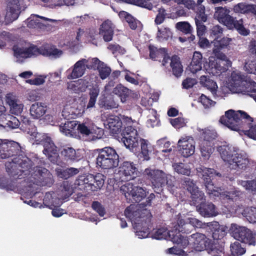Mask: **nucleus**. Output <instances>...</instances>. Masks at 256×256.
Returning <instances> with one entry per match:
<instances>
[{
	"label": "nucleus",
	"instance_id": "12",
	"mask_svg": "<svg viewBox=\"0 0 256 256\" xmlns=\"http://www.w3.org/2000/svg\"><path fill=\"white\" fill-rule=\"evenodd\" d=\"M105 178V176L100 173H97L96 175L88 174L81 176L77 180L78 185L80 186V189H83L87 192L89 190L97 191L103 186Z\"/></svg>",
	"mask_w": 256,
	"mask_h": 256
},
{
	"label": "nucleus",
	"instance_id": "29",
	"mask_svg": "<svg viewBox=\"0 0 256 256\" xmlns=\"http://www.w3.org/2000/svg\"><path fill=\"white\" fill-rule=\"evenodd\" d=\"M168 236L174 243L179 244L182 248H185L188 246H190V236L188 238L180 234L174 233V230L170 231Z\"/></svg>",
	"mask_w": 256,
	"mask_h": 256
},
{
	"label": "nucleus",
	"instance_id": "47",
	"mask_svg": "<svg viewBox=\"0 0 256 256\" xmlns=\"http://www.w3.org/2000/svg\"><path fill=\"white\" fill-rule=\"evenodd\" d=\"M98 70L100 76L102 80H104L108 77L111 72L110 68L106 66L103 62L100 63V65H99Z\"/></svg>",
	"mask_w": 256,
	"mask_h": 256
},
{
	"label": "nucleus",
	"instance_id": "63",
	"mask_svg": "<svg viewBox=\"0 0 256 256\" xmlns=\"http://www.w3.org/2000/svg\"><path fill=\"white\" fill-rule=\"evenodd\" d=\"M77 130L82 135L88 136L92 133L90 128L84 123L80 124L77 126Z\"/></svg>",
	"mask_w": 256,
	"mask_h": 256
},
{
	"label": "nucleus",
	"instance_id": "52",
	"mask_svg": "<svg viewBox=\"0 0 256 256\" xmlns=\"http://www.w3.org/2000/svg\"><path fill=\"white\" fill-rule=\"evenodd\" d=\"M168 234V233L166 228H161L154 230L152 232V237L156 240H162Z\"/></svg>",
	"mask_w": 256,
	"mask_h": 256
},
{
	"label": "nucleus",
	"instance_id": "36",
	"mask_svg": "<svg viewBox=\"0 0 256 256\" xmlns=\"http://www.w3.org/2000/svg\"><path fill=\"white\" fill-rule=\"evenodd\" d=\"M114 94L118 96L122 102H124L128 97L130 92L129 89L122 84H118L113 90Z\"/></svg>",
	"mask_w": 256,
	"mask_h": 256
},
{
	"label": "nucleus",
	"instance_id": "13",
	"mask_svg": "<svg viewBox=\"0 0 256 256\" xmlns=\"http://www.w3.org/2000/svg\"><path fill=\"white\" fill-rule=\"evenodd\" d=\"M228 86L232 92L243 94L251 92L250 90H256V82H252L248 83L242 75L235 72L232 73Z\"/></svg>",
	"mask_w": 256,
	"mask_h": 256
},
{
	"label": "nucleus",
	"instance_id": "43",
	"mask_svg": "<svg viewBox=\"0 0 256 256\" xmlns=\"http://www.w3.org/2000/svg\"><path fill=\"white\" fill-rule=\"evenodd\" d=\"M239 184L246 190L250 191L253 194L256 193V179L252 180H240Z\"/></svg>",
	"mask_w": 256,
	"mask_h": 256
},
{
	"label": "nucleus",
	"instance_id": "15",
	"mask_svg": "<svg viewBox=\"0 0 256 256\" xmlns=\"http://www.w3.org/2000/svg\"><path fill=\"white\" fill-rule=\"evenodd\" d=\"M230 230L232 236L236 240L250 246L256 244V234L250 229L245 226H238L236 224H232Z\"/></svg>",
	"mask_w": 256,
	"mask_h": 256
},
{
	"label": "nucleus",
	"instance_id": "31",
	"mask_svg": "<svg viewBox=\"0 0 256 256\" xmlns=\"http://www.w3.org/2000/svg\"><path fill=\"white\" fill-rule=\"evenodd\" d=\"M174 233H186L188 234L193 230L192 226L191 225L188 219L186 221L183 219L178 218L176 224L174 226Z\"/></svg>",
	"mask_w": 256,
	"mask_h": 256
},
{
	"label": "nucleus",
	"instance_id": "44",
	"mask_svg": "<svg viewBox=\"0 0 256 256\" xmlns=\"http://www.w3.org/2000/svg\"><path fill=\"white\" fill-rule=\"evenodd\" d=\"M176 27L177 30L185 34H190L192 28L188 22H180L176 23Z\"/></svg>",
	"mask_w": 256,
	"mask_h": 256
},
{
	"label": "nucleus",
	"instance_id": "51",
	"mask_svg": "<svg viewBox=\"0 0 256 256\" xmlns=\"http://www.w3.org/2000/svg\"><path fill=\"white\" fill-rule=\"evenodd\" d=\"M172 166L174 170L178 174L188 175L190 172L188 168H185L184 164L183 163H175L173 164Z\"/></svg>",
	"mask_w": 256,
	"mask_h": 256
},
{
	"label": "nucleus",
	"instance_id": "55",
	"mask_svg": "<svg viewBox=\"0 0 256 256\" xmlns=\"http://www.w3.org/2000/svg\"><path fill=\"white\" fill-rule=\"evenodd\" d=\"M170 122L172 125L176 128H182L186 125L184 118L182 117L171 119Z\"/></svg>",
	"mask_w": 256,
	"mask_h": 256
},
{
	"label": "nucleus",
	"instance_id": "37",
	"mask_svg": "<svg viewBox=\"0 0 256 256\" xmlns=\"http://www.w3.org/2000/svg\"><path fill=\"white\" fill-rule=\"evenodd\" d=\"M46 19L44 17L39 16L36 15H31L30 17L27 19V26L31 28H42L45 25L40 22L39 18Z\"/></svg>",
	"mask_w": 256,
	"mask_h": 256
},
{
	"label": "nucleus",
	"instance_id": "28",
	"mask_svg": "<svg viewBox=\"0 0 256 256\" xmlns=\"http://www.w3.org/2000/svg\"><path fill=\"white\" fill-rule=\"evenodd\" d=\"M100 34L106 42L112 40L114 30L110 21L106 20L102 23L100 28Z\"/></svg>",
	"mask_w": 256,
	"mask_h": 256
},
{
	"label": "nucleus",
	"instance_id": "40",
	"mask_svg": "<svg viewBox=\"0 0 256 256\" xmlns=\"http://www.w3.org/2000/svg\"><path fill=\"white\" fill-rule=\"evenodd\" d=\"M8 103L10 106V111L12 114L18 115L22 112L24 105L22 104H18L16 100L8 99Z\"/></svg>",
	"mask_w": 256,
	"mask_h": 256
},
{
	"label": "nucleus",
	"instance_id": "42",
	"mask_svg": "<svg viewBox=\"0 0 256 256\" xmlns=\"http://www.w3.org/2000/svg\"><path fill=\"white\" fill-rule=\"evenodd\" d=\"M230 251L234 256H241L246 252V249L242 247L241 244L236 242L230 245Z\"/></svg>",
	"mask_w": 256,
	"mask_h": 256
},
{
	"label": "nucleus",
	"instance_id": "60",
	"mask_svg": "<svg viewBox=\"0 0 256 256\" xmlns=\"http://www.w3.org/2000/svg\"><path fill=\"white\" fill-rule=\"evenodd\" d=\"M247 219L252 222L256 223V208H251L246 210Z\"/></svg>",
	"mask_w": 256,
	"mask_h": 256
},
{
	"label": "nucleus",
	"instance_id": "57",
	"mask_svg": "<svg viewBox=\"0 0 256 256\" xmlns=\"http://www.w3.org/2000/svg\"><path fill=\"white\" fill-rule=\"evenodd\" d=\"M199 100L200 102L206 108H208L212 106H214L216 104L215 102L203 94L201 95Z\"/></svg>",
	"mask_w": 256,
	"mask_h": 256
},
{
	"label": "nucleus",
	"instance_id": "27",
	"mask_svg": "<svg viewBox=\"0 0 256 256\" xmlns=\"http://www.w3.org/2000/svg\"><path fill=\"white\" fill-rule=\"evenodd\" d=\"M60 154L66 160L78 162L83 158L82 151L79 149L76 150L72 148L68 147L64 148Z\"/></svg>",
	"mask_w": 256,
	"mask_h": 256
},
{
	"label": "nucleus",
	"instance_id": "32",
	"mask_svg": "<svg viewBox=\"0 0 256 256\" xmlns=\"http://www.w3.org/2000/svg\"><path fill=\"white\" fill-rule=\"evenodd\" d=\"M202 54L198 52H195L194 53L193 57L189 66L190 70L193 74L202 69Z\"/></svg>",
	"mask_w": 256,
	"mask_h": 256
},
{
	"label": "nucleus",
	"instance_id": "7",
	"mask_svg": "<svg viewBox=\"0 0 256 256\" xmlns=\"http://www.w3.org/2000/svg\"><path fill=\"white\" fill-rule=\"evenodd\" d=\"M230 10L222 7H218L214 14V17L229 30H236L240 34L248 36L250 31L244 26L242 18L238 20L230 14Z\"/></svg>",
	"mask_w": 256,
	"mask_h": 256
},
{
	"label": "nucleus",
	"instance_id": "17",
	"mask_svg": "<svg viewBox=\"0 0 256 256\" xmlns=\"http://www.w3.org/2000/svg\"><path fill=\"white\" fill-rule=\"evenodd\" d=\"M214 56L216 58V59L210 60L207 70L208 71L210 74H212L214 76H219L228 70L230 62L226 56L224 58L220 56Z\"/></svg>",
	"mask_w": 256,
	"mask_h": 256
},
{
	"label": "nucleus",
	"instance_id": "16",
	"mask_svg": "<svg viewBox=\"0 0 256 256\" xmlns=\"http://www.w3.org/2000/svg\"><path fill=\"white\" fill-rule=\"evenodd\" d=\"M120 190L124 194L127 199H132L136 202L141 201L146 196L145 190L141 187L134 186L130 182L121 186Z\"/></svg>",
	"mask_w": 256,
	"mask_h": 256
},
{
	"label": "nucleus",
	"instance_id": "56",
	"mask_svg": "<svg viewBox=\"0 0 256 256\" xmlns=\"http://www.w3.org/2000/svg\"><path fill=\"white\" fill-rule=\"evenodd\" d=\"M223 32L222 28L218 26H214L210 29V36H212L214 39L220 38Z\"/></svg>",
	"mask_w": 256,
	"mask_h": 256
},
{
	"label": "nucleus",
	"instance_id": "45",
	"mask_svg": "<svg viewBox=\"0 0 256 256\" xmlns=\"http://www.w3.org/2000/svg\"><path fill=\"white\" fill-rule=\"evenodd\" d=\"M250 4L241 2L235 5L233 10L236 13L247 14L250 12Z\"/></svg>",
	"mask_w": 256,
	"mask_h": 256
},
{
	"label": "nucleus",
	"instance_id": "6",
	"mask_svg": "<svg viewBox=\"0 0 256 256\" xmlns=\"http://www.w3.org/2000/svg\"><path fill=\"white\" fill-rule=\"evenodd\" d=\"M14 56L16 58H26L33 56L42 54L46 56L58 57L62 54V51L56 48L54 46L48 44L43 45L40 48L34 44L28 48H20L14 46L12 48Z\"/></svg>",
	"mask_w": 256,
	"mask_h": 256
},
{
	"label": "nucleus",
	"instance_id": "1",
	"mask_svg": "<svg viewBox=\"0 0 256 256\" xmlns=\"http://www.w3.org/2000/svg\"><path fill=\"white\" fill-rule=\"evenodd\" d=\"M8 158L13 157L11 162H6L5 164L6 171L10 176L14 177L18 176L19 178L22 174L29 176L34 184L40 186H50L54 183L52 174L46 168L42 166H36L32 168L33 162L32 160L26 156L18 154L20 152L18 143L9 142Z\"/></svg>",
	"mask_w": 256,
	"mask_h": 256
},
{
	"label": "nucleus",
	"instance_id": "33",
	"mask_svg": "<svg viewBox=\"0 0 256 256\" xmlns=\"http://www.w3.org/2000/svg\"><path fill=\"white\" fill-rule=\"evenodd\" d=\"M170 66L174 76L177 78L181 76L183 72V67L180 58L178 56L174 55L172 56L170 59Z\"/></svg>",
	"mask_w": 256,
	"mask_h": 256
},
{
	"label": "nucleus",
	"instance_id": "64",
	"mask_svg": "<svg viewBox=\"0 0 256 256\" xmlns=\"http://www.w3.org/2000/svg\"><path fill=\"white\" fill-rule=\"evenodd\" d=\"M196 22L197 30V35L198 37L202 36L205 33L206 26L203 24L202 21L197 20Z\"/></svg>",
	"mask_w": 256,
	"mask_h": 256
},
{
	"label": "nucleus",
	"instance_id": "10",
	"mask_svg": "<svg viewBox=\"0 0 256 256\" xmlns=\"http://www.w3.org/2000/svg\"><path fill=\"white\" fill-rule=\"evenodd\" d=\"M96 166L98 168L110 170L116 168L118 165L119 156L116 150L111 147H105L97 149Z\"/></svg>",
	"mask_w": 256,
	"mask_h": 256
},
{
	"label": "nucleus",
	"instance_id": "22",
	"mask_svg": "<svg viewBox=\"0 0 256 256\" xmlns=\"http://www.w3.org/2000/svg\"><path fill=\"white\" fill-rule=\"evenodd\" d=\"M86 62H88V60L84 58H82L76 62L72 70L70 68L67 70V72H70L67 76V78L71 80L82 76L86 68L85 66Z\"/></svg>",
	"mask_w": 256,
	"mask_h": 256
},
{
	"label": "nucleus",
	"instance_id": "38",
	"mask_svg": "<svg viewBox=\"0 0 256 256\" xmlns=\"http://www.w3.org/2000/svg\"><path fill=\"white\" fill-rule=\"evenodd\" d=\"M150 51V58L154 60H160L162 58V54H164V52L166 50L165 48H157L153 45L148 46Z\"/></svg>",
	"mask_w": 256,
	"mask_h": 256
},
{
	"label": "nucleus",
	"instance_id": "61",
	"mask_svg": "<svg viewBox=\"0 0 256 256\" xmlns=\"http://www.w3.org/2000/svg\"><path fill=\"white\" fill-rule=\"evenodd\" d=\"M225 234V232L219 226L212 231V236L214 240L222 239Z\"/></svg>",
	"mask_w": 256,
	"mask_h": 256
},
{
	"label": "nucleus",
	"instance_id": "41",
	"mask_svg": "<svg viewBox=\"0 0 256 256\" xmlns=\"http://www.w3.org/2000/svg\"><path fill=\"white\" fill-rule=\"evenodd\" d=\"M99 92V90L96 88H92L90 90L89 92L90 99L86 106V108H92L95 106Z\"/></svg>",
	"mask_w": 256,
	"mask_h": 256
},
{
	"label": "nucleus",
	"instance_id": "3",
	"mask_svg": "<svg viewBox=\"0 0 256 256\" xmlns=\"http://www.w3.org/2000/svg\"><path fill=\"white\" fill-rule=\"evenodd\" d=\"M104 124L108 126L110 132L117 136L126 148L132 150L138 146L139 137L137 130L131 126H124V128L122 130L124 124L118 116H108Z\"/></svg>",
	"mask_w": 256,
	"mask_h": 256
},
{
	"label": "nucleus",
	"instance_id": "19",
	"mask_svg": "<svg viewBox=\"0 0 256 256\" xmlns=\"http://www.w3.org/2000/svg\"><path fill=\"white\" fill-rule=\"evenodd\" d=\"M181 184L182 187L190 193L191 198L195 203H199L200 200H203L204 192L199 190L193 180L188 178H184L182 179Z\"/></svg>",
	"mask_w": 256,
	"mask_h": 256
},
{
	"label": "nucleus",
	"instance_id": "24",
	"mask_svg": "<svg viewBox=\"0 0 256 256\" xmlns=\"http://www.w3.org/2000/svg\"><path fill=\"white\" fill-rule=\"evenodd\" d=\"M44 153L47 156L50 160L53 163L58 161L59 155L57 147L50 139H48L44 142Z\"/></svg>",
	"mask_w": 256,
	"mask_h": 256
},
{
	"label": "nucleus",
	"instance_id": "35",
	"mask_svg": "<svg viewBox=\"0 0 256 256\" xmlns=\"http://www.w3.org/2000/svg\"><path fill=\"white\" fill-rule=\"evenodd\" d=\"M200 83L208 89L210 90L212 94H216L218 88L216 83L210 78L209 76H202L200 78Z\"/></svg>",
	"mask_w": 256,
	"mask_h": 256
},
{
	"label": "nucleus",
	"instance_id": "62",
	"mask_svg": "<svg viewBox=\"0 0 256 256\" xmlns=\"http://www.w3.org/2000/svg\"><path fill=\"white\" fill-rule=\"evenodd\" d=\"M8 144H7V142L3 143L2 142H0V158L4 159L8 158Z\"/></svg>",
	"mask_w": 256,
	"mask_h": 256
},
{
	"label": "nucleus",
	"instance_id": "21",
	"mask_svg": "<svg viewBox=\"0 0 256 256\" xmlns=\"http://www.w3.org/2000/svg\"><path fill=\"white\" fill-rule=\"evenodd\" d=\"M178 148L182 155L188 158L194 152V142L192 138H183L178 140Z\"/></svg>",
	"mask_w": 256,
	"mask_h": 256
},
{
	"label": "nucleus",
	"instance_id": "5",
	"mask_svg": "<svg viewBox=\"0 0 256 256\" xmlns=\"http://www.w3.org/2000/svg\"><path fill=\"white\" fill-rule=\"evenodd\" d=\"M198 176L202 178L206 192L210 196H220L226 200L236 202L243 194L242 192L236 190L228 192L227 194H222L221 188L215 186L212 182L214 176L216 175L220 176L221 174L216 172L213 168L200 167L198 168Z\"/></svg>",
	"mask_w": 256,
	"mask_h": 256
},
{
	"label": "nucleus",
	"instance_id": "34",
	"mask_svg": "<svg viewBox=\"0 0 256 256\" xmlns=\"http://www.w3.org/2000/svg\"><path fill=\"white\" fill-rule=\"evenodd\" d=\"M77 125V121L68 120L61 124L60 126V130L66 136H72Z\"/></svg>",
	"mask_w": 256,
	"mask_h": 256
},
{
	"label": "nucleus",
	"instance_id": "14",
	"mask_svg": "<svg viewBox=\"0 0 256 256\" xmlns=\"http://www.w3.org/2000/svg\"><path fill=\"white\" fill-rule=\"evenodd\" d=\"M144 175L146 179L150 181L155 192L160 194L162 192L164 186L168 183L166 175L163 171L146 168Z\"/></svg>",
	"mask_w": 256,
	"mask_h": 256
},
{
	"label": "nucleus",
	"instance_id": "59",
	"mask_svg": "<svg viewBox=\"0 0 256 256\" xmlns=\"http://www.w3.org/2000/svg\"><path fill=\"white\" fill-rule=\"evenodd\" d=\"M92 207L93 210L96 211L100 216H103L105 214V209L98 202H94L92 203Z\"/></svg>",
	"mask_w": 256,
	"mask_h": 256
},
{
	"label": "nucleus",
	"instance_id": "20",
	"mask_svg": "<svg viewBox=\"0 0 256 256\" xmlns=\"http://www.w3.org/2000/svg\"><path fill=\"white\" fill-rule=\"evenodd\" d=\"M208 243L206 236L196 232L190 236V246L196 251L201 252L207 249Z\"/></svg>",
	"mask_w": 256,
	"mask_h": 256
},
{
	"label": "nucleus",
	"instance_id": "46",
	"mask_svg": "<svg viewBox=\"0 0 256 256\" xmlns=\"http://www.w3.org/2000/svg\"><path fill=\"white\" fill-rule=\"evenodd\" d=\"M197 20L204 22L207 20V16L205 14V7L204 6H200L196 8L195 22Z\"/></svg>",
	"mask_w": 256,
	"mask_h": 256
},
{
	"label": "nucleus",
	"instance_id": "8",
	"mask_svg": "<svg viewBox=\"0 0 256 256\" xmlns=\"http://www.w3.org/2000/svg\"><path fill=\"white\" fill-rule=\"evenodd\" d=\"M230 10L222 7H218L214 14V17L229 30H236L240 34L248 36L250 31L244 26L242 18L238 20L230 14Z\"/></svg>",
	"mask_w": 256,
	"mask_h": 256
},
{
	"label": "nucleus",
	"instance_id": "58",
	"mask_svg": "<svg viewBox=\"0 0 256 256\" xmlns=\"http://www.w3.org/2000/svg\"><path fill=\"white\" fill-rule=\"evenodd\" d=\"M102 62L100 61L98 58H93L90 60H88V62L86 64V68L88 69H95L96 68L97 69L100 65V63Z\"/></svg>",
	"mask_w": 256,
	"mask_h": 256
},
{
	"label": "nucleus",
	"instance_id": "2",
	"mask_svg": "<svg viewBox=\"0 0 256 256\" xmlns=\"http://www.w3.org/2000/svg\"><path fill=\"white\" fill-rule=\"evenodd\" d=\"M253 118L242 110H229L220 117V122L232 130L242 132L245 135L256 140V125H252Z\"/></svg>",
	"mask_w": 256,
	"mask_h": 256
},
{
	"label": "nucleus",
	"instance_id": "23",
	"mask_svg": "<svg viewBox=\"0 0 256 256\" xmlns=\"http://www.w3.org/2000/svg\"><path fill=\"white\" fill-rule=\"evenodd\" d=\"M231 41V38L226 37H220V38L214 39L212 42L214 44L212 53L214 54L221 56L224 58H226V54L222 52V50L228 48Z\"/></svg>",
	"mask_w": 256,
	"mask_h": 256
},
{
	"label": "nucleus",
	"instance_id": "39",
	"mask_svg": "<svg viewBox=\"0 0 256 256\" xmlns=\"http://www.w3.org/2000/svg\"><path fill=\"white\" fill-rule=\"evenodd\" d=\"M140 142L142 154L144 160H148L150 159V154L153 150V147L148 140L144 139L141 138Z\"/></svg>",
	"mask_w": 256,
	"mask_h": 256
},
{
	"label": "nucleus",
	"instance_id": "18",
	"mask_svg": "<svg viewBox=\"0 0 256 256\" xmlns=\"http://www.w3.org/2000/svg\"><path fill=\"white\" fill-rule=\"evenodd\" d=\"M118 172L122 181H130L136 178L138 170L133 162H124L120 166Z\"/></svg>",
	"mask_w": 256,
	"mask_h": 256
},
{
	"label": "nucleus",
	"instance_id": "53",
	"mask_svg": "<svg viewBox=\"0 0 256 256\" xmlns=\"http://www.w3.org/2000/svg\"><path fill=\"white\" fill-rule=\"evenodd\" d=\"M158 36L162 39L168 40L172 36V32L168 28H162L158 29Z\"/></svg>",
	"mask_w": 256,
	"mask_h": 256
},
{
	"label": "nucleus",
	"instance_id": "25",
	"mask_svg": "<svg viewBox=\"0 0 256 256\" xmlns=\"http://www.w3.org/2000/svg\"><path fill=\"white\" fill-rule=\"evenodd\" d=\"M203 200L199 202L200 204L196 206L198 211L200 214L204 217H211L217 215L218 212L216 210L215 206L212 202H204Z\"/></svg>",
	"mask_w": 256,
	"mask_h": 256
},
{
	"label": "nucleus",
	"instance_id": "49",
	"mask_svg": "<svg viewBox=\"0 0 256 256\" xmlns=\"http://www.w3.org/2000/svg\"><path fill=\"white\" fill-rule=\"evenodd\" d=\"M79 170L78 168H68L60 172L61 177L64 179H68L78 174Z\"/></svg>",
	"mask_w": 256,
	"mask_h": 256
},
{
	"label": "nucleus",
	"instance_id": "50",
	"mask_svg": "<svg viewBox=\"0 0 256 256\" xmlns=\"http://www.w3.org/2000/svg\"><path fill=\"white\" fill-rule=\"evenodd\" d=\"M0 188L6 190H15L16 188L13 182H9L8 180L3 178H0Z\"/></svg>",
	"mask_w": 256,
	"mask_h": 256
},
{
	"label": "nucleus",
	"instance_id": "48",
	"mask_svg": "<svg viewBox=\"0 0 256 256\" xmlns=\"http://www.w3.org/2000/svg\"><path fill=\"white\" fill-rule=\"evenodd\" d=\"M122 14L124 16L131 29L136 30L137 28V22L133 16L126 12H122Z\"/></svg>",
	"mask_w": 256,
	"mask_h": 256
},
{
	"label": "nucleus",
	"instance_id": "9",
	"mask_svg": "<svg viewBox=\"0 0 256 256\" xmlns=\"http://www.w3.org/2000/svg\"><path fill=\"white\" fill-rule=\"evenodd\" d=\"M219 151L222 160L229 164L232 169H245L249 164V160L246 154L238 153L233 148L228 146L219 148Z\"/></svg>",
	"mask_w": 256,
	"mask_h": 256
},
{
	"label": "nucleus",
	"instance_id": "54",
	"mask_svg": "<svg viewBox=\"0 0 256 256\" xmlns=\"http://www.w3.org/2000/svg\"><path fill=\"white\" fill-rule=\"evenodd\" d=\"M166 14L165 9L162 8H160L158 10V14L154 20L156 24H162L166 18Z\"/></svg>",
	"mask_w": 256,
	"mask_h": 256
},
{
	"label": "nucleus",
	"instance_id": "11",
	"mask_svg": "<svg viewBox=\"0 0 256 256\" xmlns=\"http://www.w3.org/2000/svg\"><path fill=\"white\" fill-rule=\"evenodd\" d=\"M200 149L203 157L208 158L214 150V141L218 136L216 130L208 128H198Z\"/></svg>",
	"mask_w": 256,
	"mask_h": 256
},
{
	"label": "nucleus",
	"instance_id": "30",
	"mask_svg": "<svg viewBox=\"0 0 256 256\" xmlns=\"http://www.w3.org/2000/svg\"><path fill=\"white\" fill-rule=\"evenodd\" d=\"M46 106L44 104L35 102L30 108V114L34 118H39L46 112Z\"/></svg>",
	"mask_w": 256,
	"mask_h": 256
},
{
	"label": "nucleus",
	"instance_id": "26",
	"mask_svg": "<svg viewBox=\"0 0 256 256\" xmlns=\"http://www.w3.org/2000/svg\"><path fill=\"white\" fill-rule=\"evenodd\" d=\"M8 10L7 11L6 18L12 22L16 20L20 14V4L18 0H11L8 4Z\"/></svg>",
	"mask_w": 256,
	"mask_h": 256
},
{
	"label": "nucleus",
	"instance_id": "4",
	"mask_svg": "<svg viewBox=\"0 0 256 256\" xmlns=\"http://www.w3.org/2000/svg\"><path fill=\"white\" fill-rule=\"evenodd\" d=\"M124 215L132 224L136 234L138 238H144L148 236L152 228V217L149 210L130 204L126 208Z\"/></svg>",
	"mask_w": 256,
	"mask_h": 256
}]
</instances>
